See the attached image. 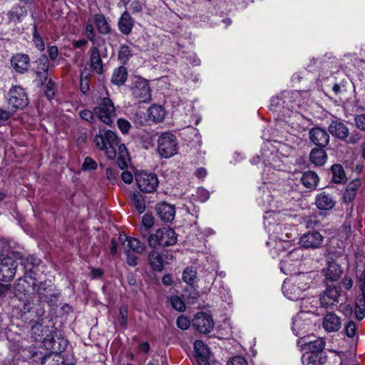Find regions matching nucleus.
<instances>
[{
    "label": "nucleus",
    "mask_w": 365,
    "mask_h": 365,
    "mask_svg": "<svg viewBox=\"0 0 365 365\" xmlns=\"http://www.w3.org/2000/svg\"><path fill=\"white\" fill-rule=\"evenodd\" d=\"M128 159V156L118 157L117 164L121 170H123L124 168H127Z\"/></svg>",
    "instance_id": "obj_63"
},
{
    "label": "nucleus",
    "mask_w": 365,
    "mask_h": 365,
    "mask_svg": "<svg viewBox=\"0 0 365 365\" xmlns=\"http://www.w3.org/2000/svg\"><path fill=\"white\" fill-rule=\"evenodd\" d=\"M54 351L51 353L46 355L41 360V365H63L64 363L63 357L57 352V351L53 349Z\"/></svg>",
    "instance_id": "obj_31"
},
{
    "label": "nucleus",
    "mask_w": 365,
    "mask_h": 365,
    "mask_svg": "<svg viewBox=\"0 0 365 365\" xmlns=\"http://www.w3.org/2000/svg\"><path fill=\"white\" fill-rule=\"evenodd\" d=\"M121 178L124 182L130 184L133 182V177L131 173L128 171H123L121 173Z\"/></svg>",
    "instance_id": "obj_64"
},
{
    "label": "nucleus",
    "mask_w": 365,
    "mask_h": 365,
    "mask_svg": "<svg viewBox=\"0 0 365 365\" xmlns=\"http://www.w3.org/2000/svg\"><path fill=\"white\" fill-rule=\"evenodd\" d=\"M356 316L359 320H361L365 317V298L359 297L356 300Z\"/></svg>",
    "instance_id": "obj_42"
},
{
    "label": "nucleus",
    "mask_w": 365,
    "mask_h": 365,
    "mask_svg": "<svg viewBox=\"0 0 365 365\" xmlns=\"http://www.w3.org/2000/svg\"><path fill=\"white\" fill-rule=\"evenodd\" d=\"M280 232H277V239L280 242H290L292 241V238L293 237V234L291 232L288 231V229L286 227H284L283 229L282 227H279Z\"/></svg>",
    "instance_id": "obj_45"
},
{
    "label": "nucleus",
    "mask_w": 365,
    "mask_h": 365,
    "mask_svg": "<svg viewBox=\"0 0 365 365\" xmlns=\"http://www.w3.org/2000/svg\"><path fill=\"white\" fill-rule=\"evenodd\" d=\"M98 118L105 124L113 123V118L115 117V108L111 100L107 97L101 99L99 106L94 109Z\"/></svg>",
    "instance_id": "obj_7"
},
{
    "label": "nucleus",
    "mask_w": 365,
    "mask_h": 365,
    "mask_svg": "<svg viewBox=\"0 0 365 365\" xmlns=\"http://www.w3.org/2000/svg\"><path fill=\"white\" fill-rule=\"evenodd\" d=\"M182 278L183 282L187 285H195L197 279V272L192 267H187L183 271Z\"/></svg>",
    "instance_id": "obj_36"
},
{
    "label": "nucleus",
    "mask_w": 365,
    "mask_h": 365,
    "mask_svg": "<svg viewBox=\"0 0 365 365\" xmlns=\"http://www.w3.org/2000/svg\"><path fill=\"white\" fill-rule=\"evenodd\" d=\"M331 171L332 173L333 181L335 183H341L344 180L345 178V174L344 171L343 167L339 164H334L331 168Z\"/></svg>",
    "instance_id": "obj_39"
},
{
    "label": "nucleus",
    "mask_w": 365,
    "mask_h": 365,
    "mask_svg": "<svg viewBox=\"0 0 365 365\" xmlns=\"http://www.w3.org/2000/svg\"><path fill=\"white\" fill-rule=\"evenodd\" d=\"M195 358L199 365H210L209 362L210 351L205 343L197 340L194 343Z\"/></svg>",
    "instance_id": "obj_19"
},
{
    "label": "nucleus",
    "mask_w": 365,
    "mask_h": 365,
    "mask_svg": "<svg viewBox=\"0 0 365 365\" xmlns=\"http://www.w3.org/2000/svg\"><path fill=\"white\" fill-rule=\"evenodd\" d=\"M131 200L135 210L139 213H143L145 210V202L143 195L138 191L133 192Z\"/></svg>",
    "instance_id": "obj_34"
},
{
    "label": "nucleus",
    "mask_w": 365,
    "mask_h": 365,
    "mask_svg": "<svg viewBox=\"0 0 365 365\" xmlns=\"http://www.w3.org/2000/svg\"><path fill=\"white\" fill-rule=\"evenodd\" d=\"M139 189L146 193H152L157 190L159 185L158 178L155 173L141 172L135 177Z\"/></svg>",
    "instance_id": "obj_8"
},
{
    "label": "nucleus",
    "mask_w": 365,
    "mask_h": 365,
    "mask_svg": "<svg viewBox=\"0 0 365 365\" xmlns=\"http://www.w3.org/2000/svg\"><path fill=\"white\" fill-rule=\"evenodd\" d=\"M355 123L359 129L365 131V114L356 115L355 118Z\"/></svg>",
    "instance_id": "obj_60"
},
{
    "label": "nucleus",
    "mask_w": 365,
    "mask_h": 365,
    "mask_svg": "<svg viewBox=\"0 0 365 365\" xmlns=\"http://www.w3.org/2000/svg\"><path fill=\"white\" fill-rule=\"evenodd\" d=\"M34 285V279L31 277H21L17 279L16 283L14 284V294L20 300L28 299V296Z\"/></svg>",
    "instance_id": "obj_12"
},
{
    "label": "nucleus",
    "mask_w": 365,
    "mask_h": 365,
    "mask_svg": "<svg viewBox=\"0 0 365 365\" xmlns=\"http://www.w3.org/2000/svg\"><path fill=\"white\" fill-rule=\"evenodd\" d=\"M192 325L202 334L210 333L214 328L212 317L205 312H198L192 319Z\"/></svg>",
    "instance_id": "obj_11"
},
{
    "label": "nucleus",
    "mask_w": 365,
    "mask_h": 365,
    "mask_svg": "<svg viewBox=\"0 0 365 365\" xmlns=\"http://www.w3.org/2000/svg\"><path fill=\"white\" fill-rule=\"evenodd\" d=\"M132 89L138 90L139 91H150L148 81L140 77L135 76L132 83Z\"/></svg>",
    "instance_id": "obj_38"
},
{
    "label": "nucleus",
    "mask_w": 365,
    "mask_h": 365,
    "mask_svg": "<svg viewBox=\"0 0 365 365\" xmlns=\"http://www.w3.org/2000/svg\"><path fill=\"white\" fill-rule=\"evenodd\" d=\"M93 21L98 31L101 34H108L111 32V28L103 14H96L94 15Z\"/></svg>",
    "instance_id": "obj_26"
},
{
    "label": "nucleus",
    "mask_w": 365,
    "mask_h": 365,
    "mask_svg": "<svg viewBox=\"0 0 365 365\" xmlns=\"http://www.w3.org/2000/svg\"><path fill=\"white\" fill-rule=\"evenodd\" d=\"M172 307L178 312H184L186 309L185 301L183 298L175 295L170 299Z\"/></svg>",
    "instance_id": "obj_43"
},
{
    "label": "nucleus",
    "mask_w": 365,
    "mask_h": 365,
    "mask_svg": "<svg viewBox=\"0 0 365 365\" xmlns=\"http://www.w3.org/2000/svg\"><path fill=\"white\" fill-rule=\"evenodd\" d=\"M5 98L8 101L9 108L13 112L17 109H23L29 103L26 93H8Z\"/></svg>",
    "instance_id": "obj_13"
},
{
    "label": "nucleus",
    "mask_w": 365,
    "mask_h": 365,
    "mask_svg": "<svg viewBox=\"0 0 365 365\" xmlns=\"http://www.w3.org/2000/svg\"><path fill=\"white\" fill-rule=\"evenodd\" d=\"M310 140L320 148H325L329 143V135L326 130L314 127L309 132Z\"/></svg>",
    "instance_id": "obj_14"
},
{
    "label": "nucleus",
    "mask_w": 365,
    "mask_h": 365,
    "mask_svg": "<svg viewBox=\"0 0 365 365\" xmlns=\"http://www.w3.org/2000/svg\"><path fill=\"white\" fill-rule=\"evenodd\" d=\"M31 334L35 340L42 341L46 346L51 349H55L54 338L56 335V329L53 323L49 322V324L36 323L31 327Z\"/></svg>",
    "instance_id": "obj_6"
},
{
    "label": "nucleus",
    "mask_w": 365,
    "mask_h": 365,
    "mask_svg": "<svg viewBox=\"0 0 365 365\" xmlns=\"http://www.w3.org/2000/svg\"><path fill=\"white\" fill-rule=\"evenodd\" d=\"M158 216L164 222L173 221L175 215V210L173 205L167 202H161L156 205L155 208Z\"/></svg>",
    "instance_id": "obj_21"
},
{
    "label": "nucleus",
    "mask_w": 365,
    "mask_h": 365,
    "mask_svg": "<svg viewBox=\"0 0 365 365\" xmlns=\"http://www.w3.org/2000/svg\"><path fill=\"white\" fill-rule=\"evenodd\" d=\"M128 314V308L125 306L121 307L119 310L118 322L123 327L127 324Z\"/></svg>",
    "instance_id": "obj_49"
},
{
    "label": "nucleus",
    "mask_w": 365,
    "mask_h": 365,
    "mask_svg": "<svg viewBox=\"0 0 365 365\" xmlns=\"http://www.w3.org/2000/svg\"><path fill=\"white\" fill-rule=\"evenodd\" d=\"M148 261L152 269L155 272H161L164 268L163 260L159 252L152 250L148 254Z\"/></svg>",
    "instance_id": "obj_29"
},
{
    "label": "nucleus",
    "mask_w": 365,
    "mask_h": 365,
    "mask_svg": "<svg viewBox=\"0 0 365 365\" xmlns=\"http://www.w3.org/2000/svg\"><path fill=\"white\" fill-rule=\"evenodd\" d=\"M36 83L38 88L46 89L45 91H52L56 89L55 83L48 78L49 61L46 55H41L36 61Z\"/></svg>",
    "instance_id": "obj_3"
},
{
    "label": "nucleus",
    "mask_w": 365,
    "mask_h": 365,
    "mask_svg": "<svg viewBox=\"0 0 365 365\" xmlns=\"http://www.w3.org/2000/svg\"><path fill=\"white\" fill-rule=\"evenodd\" d=\"M319 177L313 171L305 172L301 178L302 184L309 189L315 188L319 182Z\"/></svg>",
    "instance_id": "obj_32"
},
{
    "label": "nucleus",
    "mask_w": 365,
    "mask_h": 365,
    "mask_svg": "<svg viewBox=\"0 0 365 365\" xmlns=\"http://www.w3.org/2000/svg\"><path fill=\"white\" fill-rule=\"evenodd\" d=\"M29 56L24 53H16L11 58V64L16 72L24 73L28 71Z\"/></svg>",
    "instance_id": "obj_20"
},
{
    "label": "nucleus",
    "mask_w": 365,
    "mask_h": 365,
    "mask_svg": "<svg viewBox=\"0 0 365 365\" xmlns=\"http://www.w3.org/2000/svg\"><path fill=\"white\" fill-rule=\"evenodd\" d=\"M327 264V268L322 271V273L325 277L324 283L327 284H328V282L337 281L342 274V269L341 266L335 261H328Z\"/></svg>",
    "instance_id": "obj_18"
},
{
    "label": "nucleus",
    "mask_w": 365,
    "mask_h": 365,
    "mask_svg": "<svg viewBox=\"0 0 365 365\" xmlns=\"http://www.w3.org/2000/svg\"><path fill=\"white\" fill-rule=\"evenodd\" d=\"M132 56V50L128 46L123 45L120 46L118 51V60L123 63L125 64Z\"/></svg>",
    "instance_id": "obj_41"
},
{
    "label": "nucleus",
    "mask_w": 365,
    "mask_h": 365,
    "mask_svg": "<svg viewBox=\"0 0 365 365\" xmlns=\"http://www.w3.org/2000/svg\"><path fill=\"white\" fill-rule=\"evenodd\" d=\"M356 192L351 186H347L343 196L345 202H351L356 197Z\"/></svg>",
    "instance_id": "obj_51"
},
{
    "label": "nucleus",
    "mask_w": 365,
    "mask_h": 365,
    "mask_svg": "<svg viewBox=\"0 0 365 365\" xmlns=\"http://www.w3.org/2000/svg\"><path fill=\"white\" fill-rule=\"evenodd\" d=\"M340 292L334 286L327 284L325 290L319 295L321 306L324 308H332L339 302Z\"/></svg>",
    "instance_id": "obj_9"
},
{
    "label": "nucleus",
    "mask_w": 365,
    "mask_h": 365,
    "mask_svg": "<svg viewBox=\"0 0 365 365\" xmlns=\"http://www.w3.org/2000/svg\"><path fill=\"white\" fill-rule=\"evenodd\" d=\"M305 314L302 313L297 314L293 319L292 330L296 336H301L306 334L312 325V322L309 319L304 318Z\"/></svg>",
    "instance_id": "obj_17"
},
{
    "label": "nucleus",
    "mask_w": 365,
    "mask_h": 365,
    "mask_svg": "<svg viewBox=\"0 0 365 365\" xmlns=\"http://www.w3.org/2000/svg\"><path fill=\"white\" fill-rule=\"evenodd\" d=\"M322 235L317 231H312L305 233L300 238L299 244L304 248L316 249L322 245Z\"/></svg>",
    "instance_id": "obj_15"
},
{
    "label": "nucleus",
    "mask_w": 365,
    "mask_h": 365,
    "mask_svg": "<svg viewBox=\"0 0 365 365\" xmlns=\"http://www.w3.org/2000/svg\"><path fill=\"white\" fill-rule=\"evenodd\" d=\"M148 243L153 249H155L158 246H173L177 243V235L172 228L164 227L158 229L154 234L150 235L148 237Z\"/></svg>",
    "instance_id": "obj_2"
},
{
    "label": "nucleus",
    "mask_w": 365,
    "mask_h": 365,
    "mask_svg": "<svg viewBox=\"0 0 365 365\" xmlns=\"http://www.w3.org/2000/svg\"><path fill=\"white\" fill-rule=\"evenodd\" d=\"M227 365H248V364L244 357L236 356L230 359Z\"/></svg>",
    "instance_id": "obj_57"
},
{
    "label": "nucleus",
    "mask_w": 365,
    "mask_h": 365,
    "mask_svg": "<svg viewBox=\"0 0 365 365\" xmlns=\"http://www.w3.org/2000/svg\"><path fill=\"white\" fill-rule=\"evenodd\" d=\"M178 142L176 136L170 132L160 134L158 139L157 151L163 158H170L178 153Z\"/></svg>",
    "instance_id": "obj_5"
},
{
    "label": "nucleus",
    "mask_w": 365,
    "mask_h": 365,
    "mask_svg": "<svg viewBox=\"0 0 365 365\" xmlns=\"http://www.w3.org/2000/svg\"><path fill=\"white\" fill-rule=\"evenodd\" d=\"M97 168V163L90 157H86L84 159L82 165L83 170H93Z\"/></svg>",
    "instance_id": "obj_47"
},
{
    "label": "nucleus",
    "mask_w": 365,
    "mask_h": 365,
    "mask_svg": "<svg viewBox=\"0 0 365 365\" xmlns=\"http://www.w3.org/2000/svg\"><path fill=\"white\" fill-rule=\"evenodd\" d=\"M323 326L328 331H338L341 327L340 319L335 314L329 313L324 318Z\"/></svg>",
    "instance_id": "obj_25"
},
{
    "label": "nucleus",
    "mask_w": 365,
    "mask_h": 365,
    "mask_svg": "<svg viewBox=\"0 0 365 365\" xmlns=\"http://www.w3.org/2000/svg\"><path fill=\"white\" fill-rule=\"evenodd\" d=\"M48 53L51 60H55L58 55V49L56 46H51L48 47Z\"/></svg>",
    "instance_id": "obj_62"
},
{
    "label": "nucleus",
    "mask_w": 365,
    "mask_h": 365,
    "mask_svg": "<svg viewBox=\"0 0 365 365\" xmlns=\"http://www.w3.org/2000/svg\"><path fill=\"white\" fill-rule=\"evenodd\" d=\"M284 294L290 300L297 301L302 299V290L293 282H284L282 285Z\"/></svg>",
    "instance_id": "obj_22"
},
{
    "label": "nucleus",
    "mask_w": 365,
    "mask_h": 365,
    "mask_svg": "<svg viewBox=\"0 0 365 365\" xmlns=\"http://www.w3.org/2000/svg\"><path fill=\"white\" fill-rule=\"evenodd\" d=\"M45 313L44 308L42 307L41 304H38L36 305H33V309L31 314V320L34 319V317L36 318H40L43 316Z\"/></svg>",
    "instance_id": "obj_52"
},
{
    "label": "nucleus",
    "mask_w": 365,
    "mask_h": 365,
    "mask_svg": "<svg viewBox=\"0 0 365 365\" xmlns=\"http://www.w3.org/2000/svg\"><path fill=\"white\" fill-rule=\"evenodd\" d=\"M309 281V277L307 274H302L295 277L292 282L299 286V288H302V292H304L308 289Z\"/></svg>",
    "instance_id": "obj_44"
},
{
    "label": "nucleus",
    "mask_w": 365,
    "mask_h": 365,
    "mask_svg": "<svg viewBox=\"0 0 365 365\" xmlns=\"http://www.w3.org/2000/svg\"><path fill=\"white\" fill-rule=\"evenodd\" d=\"M177 326L182 330H186L190 327V320L184 316H180L177 319L176 322Z\"/></svg>",
    "instance_id": "obj_53"
},
{
    "label": "nucleus",
    "mask_w": 365,
    "mask_h": 365,
    "mask_svg": "<svg viewBox=\"0 0 365 365\" xmlns=\"http://www.w3.org/2000/svg\"><path fill=\"white\" fill-rule=\"evenodd\" d=\"M37 293L40 300L42 302H46L49 299L46 293V288L44 284L39 285L37 289Z\"/></svg>",
    "instance_id": "obj_59"
},
{
    "label": "nucleus",
    "mask_w": 365,
    "mask_h": 365,
    "mask_svg": "<svg viewBox=\"0 0 365 365\" xmlns=\"http://www.w3.org/2000/svg\"><path fill=\"white\" fill-rule=\"evenodd\" d=\"M33 304L27 299L24 302L23 306L19 309V315L21 317H24L26 314H31V312L33 309Z\"/></svg>",
    "instance_id": "obj_50"
},
{
    "label": "nucleus",
    "mask_w": 365,
    "mask_h": 365,
    "mask_svg": "<svg viewBox=\"0 0 365 365\" xmlns=\"http://www.w3.org/2000/svg\"><path fill=\"white\" fill-rule=\"evenodd\" d=\"M86 34L88 38L91 41H94L96 38V33L94 31L93 25L90 20L88 21L86 26Z\"/></svg>",
    "instance_id": "obj_56"
},
{
    "label": "nucleus",
    "mask_w": 365,
    "mask_h": 365,
    "mask_svg": "<svg viewBox=\"0 0 365 365\" xmlns=\"http://www.w3.org/2000/svg\"><path fill=\"white\" fill-rule=\"evenodd\" d=\"M128 245L130 250L138 254H143L145 250V245L138 239L135 237H127Z\"/></svg>",
    "instance_id": "obj_37"
},
{
    "label": "nucleus",
    "mask_w": 365,
    "mask_h": 365,
    "mask_svg": "<svg viewBox=\"0 0 365 365\" xmlns=\"http://www.w3.org/2000/svg\"><path fill=\"white\" fill-rule=\"evenodd\" d=\"M21 258V254L11 252L6 256L0 257V280L10 282L14 277L18 266V259Z\"/></svg>",
    "instance_id": "obj_4"
},
{
    "label": "nucleus",
    "mask_w": 365,
    "mask_h": 365,
    "mask_svg": "<svg viewBox=\"0 0 365 365\" xmlns=\"http://www.w3.org/2000/svg\"><path fill=\"white\" fill-rule=\"evenodd\" d=\"M148 117L154 122H161L165 117V110L162 106L153 105L148 109Z\"/></svg>",
    "instance_id": "obj_30"
},
{
    "label": "nucleus",
    "mask_w": 365,
    "mask_h": 365,
    "mask_svg": "<svg viewBox=\"0 0 365 365\" xmlns=\"http://www.w3.org/2000/svg\"><path fill=\"white\" fill-rule=\"evenodd\" d=\"M356 331V325L353 321L349 322L345 327V333L348 337H354Z\"/></svg>",
    "instance_id": "obj_55"
},
{
    "label": "nucleus",
    "mask_w": 365,
    "mask_h": 365,
    "mask_svg": "<svg viewBox=\"0 0 365 365\" xmlns=\"http://www.w3.org/2000/svg\"><path fill=\"white\" fill-rule=\"evenodd\" d=\"M93 143L98 149L105 151L108 159L113 160L116 157L118 138L114 132L100 129L98 133L94 136Z\"/></svg>",
    "instance_id": "obj_1"
},
{
    "label": "nucleus",
    "mask_w": 365,
    "mask_h": 365,
    "mask_svg": "<svg viewBox=\"0 0 365 365\" xmlns=\"http://www.w3.org/2000/svg\"><path fill=\"white\" fill-rule=\"evenodd\" d=\"M125 255L127 257V263L128 265L135 267L137 265V257L135 254H133L130 250L125 251Z\"/></svg>",
    "instance_id": "obj_58"
},
{
    "label": "nucleus",
    "mask_w": 365,
    "mask_h": 365,
    "mask_svg": "<svg viewBox=\"0 0 365 365\" xmlns=\"http://www.w3.org/2000/svg\"><path fill=\"white\" fill-rule=\"evenodd\" d=\"M324 341L321 338H318L314 341L305 342L304 349L309 352L317 353L324 349Z\"/></svg>",
    "instance_id": "obj_35"
},
{
    "label": "nucleus",
    "mask_w": 365,
    "mask_h": 365,
    "mask_svg": "<svg viewBox=\"0 0 365 365\" xmlns=\"http://www.w3.org/2000/svg\"><path fill=\"white\" fill-rule=\"evenodd\" d=\"M34 41L35 43L36 47L41 51H43L45 48V45L43 39L38 34L36 27H34Z\"/></svg>",
    "instance_id": "obj_54"
},
{
    "label": "nucleus",
    "mask_w": 365,
    "mask_h": 365,
    "mask_svg": "<svg viewBox=\"0 0 365 365\" xmlns=\"http://www.w3.org/2000/svg\"><path fill=\"white\" fill-rule=\"evenodd\" d=\"M118 126L123 133H126L130 128V124L126 120L119 119L118 120Z\"/></svg>",
    "instance_id": "obj_61"
},
{
    "label": "nucleus",
    "mask_w": 365,
    "mask_h": 365,
    "mask_svg": "<svg viewBox=\"0 0 365 365\" xmlns=\"http://www.w3.org/2000/svg\"><path fill=\"white\" fill-rule=\"evenodd\" d=\"M336 203L334 197L326 191L321 192L315 197L316 206L320 210H330L335 207Z\"/></svg>",
    "instance_id": "obj_16"
},
{
    "label": "nucleus",
    "mask_w": 365,
    "mask_h": 365,
    "mask_svg": "<svg viewBox=\"0 0 365 365\" xmlns=\"http://www.w3.org/2000/svg\"><path fill=\"white\" fill-rule=\"evenodd\" d=\"M324 148H313L309 154L310 161L317 166H322L324 165L327 161V153L325 150L323 149Z\"/></svg>",
    "instance_id": "obj_27"
},
{
    "label": "nucleus",
    "mask_w": 365,
    "mask_h": 365,
    "mask_svg": "<svg viewBox=\"0 0 365 365\" xmlns=\"http://www.w3.org/2000/svg\"><path fill=\"white\" fill-rule=\"evenodd\" d=\"M127 77V68L123 66H120L113 71L111 82L118 86L123 85L125 82Z\"/></svg>",
    "instance_id": "obj_33"
},
{
    "label": "nucleus",
    "mask_w": 365,
    "mask_h": 365,
    "mask_svg": "<svg viewBox=\"0 0 365 365\" xmlns=\"http://www.w3.org/2000/svg\"><path fill=\"white\" fill-rule=\"evenodd\" d=\"M142 224L145 231L150 230L154 225V218L152 215L145 213L142 217Z\"/></svg>",
    "instance_id": "obj_46"
},
{
    "label": "nucleus",
    "mask_w": 365,
    "mask_h": 365,
    "mask_svg": "<svg viewBox=\"0 0 365 365\" xmlns=\"http://www.w3.org/2000/svg\"><path fill=\"white\" fill-rule=\"evenodd\" d=\"M18 260H20L21 264L23 265L26 269L29 271H31L34 266L38 265L40 261V259L34 255H29L26 258L23 257L21 255V258L18 259Z\"/></svg>",
    "instance_id": "obj_40"
},
{
    "label": "nucleus",
    "mask_w": 365,
    "mask_h": 365,
    "mask_svg": "<svg viewBox=\"0 0 365 365\" xmlns=\"http://www.w3.org/2000/svg\"><path fill=\"white\" fill-rule=\"evenodd\" d=\"M90 63L93 71L98 74L103 73V63L100 51L97 47H92L90 50Z\"/></svg>",
    "instance_id": "obj_24"
},
{
    "label": "nucleus",
    "mask_w": 365,
    "mask_h": 365,
    "mask_svg": "<svg viewBox=\"0 0 365 365\" xmlns=\"http://www.w3.org/2000/svg\"><path fill=\"white\" fill-rule=\"evenodd\" d=\"M119 30L124 35H129L133 29L134 21L128 11H124L118 22Z\"/></svg>",
    "instance_id": "obj_23"
},
{
    "label": "nucleus",
    "mask_w": 365,
    "mask_h": 365,
    "mask_svg": "<svg viewBox=\"0 0 365 365\" xmlns=\"http://www.w3.org/2000/svg\"><path fill=\"white\" fill-rule=\"evenodd\" d=\"M137 103H148L151 100L150 93H133Z\"/></svg>",
    "instance_id": "obj_48"
},
{
    "label": "nucleus",
    "mask_w": 365,
    "mask_h": 365,
    "mask_svg": "<svg viewBox=\"0 0 365 365\" xmlns=\"http://www.w3.org/2000/svg\"><path fill=\"white\" fill-rule=\"evenodd\" d=\"M200 294L197 291V286L188 285L182 291V297L187 303L193 304L199 298Z\"/></svg>",
    "instance_id": "obj_28"
},
{
    "label": "nucleus",
    "mask_w": 365,
    "mask_h": 365,
    "mask_svg": "<svg viewBox=\"0 0 365 365\" xmlns=\"http://www.w3.org/2000/svg\"><path fill=\"white\" fill-rule=\"evenodd\" d=\"M329 132L336 138L345 141L347 143L355 144L357 139L349 138V128L341 121L333 120L328 127Z\"/></svg>",
    "instance_id": "obj_10"
}]
</instances>
